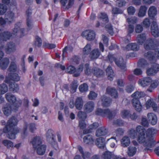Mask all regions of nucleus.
Listing matches in <instances>:
<instances>
[{"instance_id": "f257e3e1", "label": "nucleus", "mask_w": 159, "mask_h": 159, "mask_svg": "<svg viewBox=\"0 0 159 159\" xmlns=\"http://www.w3.org/2000/svg\"><path fill=\"white\" fill-rule=\"evenodd\" d=\"M145 129L143 127L139 125L137 127L136 130L131 129L128 131L129 137L132 139H134L138 135L137 141L139 143L142 144L143 146V151L146 152L150 150L151 148L154 146V142L152 138L149 135L145 134Z\"/></svg>"}, {"instance_id": "f03ea898", "label": "nucleus", "mask_w": 159, "mask_h": 159, "mask_svg": "<svg viewBox=\"0 0 159 159\" xmlns=\"http://www.w3.org/2000/svg\"><path fill=\"white\" fill-rule=\"evenodd\" d=\"M17 120L15 117H11L8 120L6 126L3 129V132L7 134V137L10 139H14L16 135L19 132L18 129L15 127L17 125Z\"/></svg>"}, {"instance_id": "7ed1b4c3", "label": "nucleus", "mask_w": 159, "mask_h": 159, "mask_svg": "<svg viewBox=\"0 0 159 159\" xmlns=\"http://www.w3.org/2000/svg\"><path fill=\"white\" fill-rule=\"evenodd\" d=\"M20 23L15 25V27L13 30L12 33L8 31H5L0 33V39L5 40L10 39L11 37L17 36V37H21L24 36V29H20Z\"/></svg>"}, {"instance_id": "20e7f679", "label": "nucleus", "mask_w": 159, "mask_h": 159, "mask_svg": "<svg viewBox=\"0 0 159 159\" xmlns=\"http://www.w3.org/2000/svg\"><path fill=\"white\" fill-rule=\"evenodd\" d=\"M5 98L8 102L13 103V108L15 111H17L21 105L22 100L20 99H16L15 96L11 93H6L5 95Z\"/></svg>"}, {"instance_id": "39448f33", "label": "nucleus", "mask_w": 159, "mask_h": 159, "mask_svg": "<svg viewBox=\"0 0 159 159\" xmlns=\"http://www.w3.org/2000/svg\"><path fill=\"white\" fill-rule=\"evenodd\" d=\"M96 115L105 117L107 116L109 119H112L115 116L116 112L115 111H111L109 109H102L101 108H98L95 111Z\"/></svg>"}, {"instance_id": "423d86ee", "label": "nucleus", "mask_w": 159, "mask_h": 159, "mask_svg": "<svg viewBox=\"0 0 159 159\" xmlns=\"http://www.w3.org/2000/svg\"><path fill=\"white\" fill-rule=\"evenodd\" d=\"M140 45H143L146 50L153 49L159 45V42L157 40H139Z\"/></svg>"}, {"instance_id": "0eeeda50", "label": "nucleus", "mask_w": 159, "mask_h": 159, "mask_svg": "<svg viewBox=\"0 0 159 159\" xmlns=\"http://www.w3.org/2000/svg\"><path fill=\"white\" fill-rule=\"evenodd\" d=\"M20 76L17 73H9L6 78L4 82L6 83L9 84L10 80L13 81L18 82L20 80Z\"/></svg>"}, {"instance_id": "6e6552de", "label": "nucleus", "mask_w": 159, "mask_h": 159, "mask_svg": "<svg viewBox=\"0 0 159 159\" xmlns=\"http://www.w3.org/2000/svg\"><path fill=\"white\" fill-rule=\"evenodd\" d=\"M95 107V103L92 101H89L86 103L84 106V111L89 113L92 112L94 110Z\"/></svg>"}, {"instance_id": "1a4fd4ad", "label": "nucleus", "mask_w": 159, "mask_h": 159, "mask_svg": "<svg viewBox=\"0 0 159 159\" xmlns=\"http://www.w3.org/2000/svg\"><path fill=\"white\" fill-rule=\"evenodd\" d=\"M82 36L87 40H94L95 38L96 34L93 30H87L82 33Z\"/></svg>"}, {"instance_id": "9d476101", "label": "nucleus", "mask_w": 159, "mask_h": 159, "mask_svg": "<svg viewBox=\"0 0 159 159\" xmlns=\"http://www.w3.org/2000/svg\"><path fill=\"white\" fill-rule=\"evenodd\" d=\"M116 64L121 70L124 71L126 70V63L125 60L122 57H120L115 60Z\"/></svg>"}, {"instance_id": "9b49d317", "label": "nucleus", "mask_w": 159, "mask_h": 159, "mask_svg": "<svg viewBox=\"0 0 159 159\" xmlns=\"http://www.w3.org/2000/svg\"><path fill=\"white\" fill-rule=\"evenodd\" d=\"M151 32L152 35L155 37H157L159 35V30L156 21H153L152 23Z\"/></svg>"}, {"instance_id": "f8f14e48", "label": "nucleus", "mask_w": 159, "mask_h": 159, "mask_svg": "<svg viewBox=\"0 0 159 159\" xmlns=\"http://www.w3.org/2000/svg\"><path fill=\"white\" fill-rule=\"evenodd\" d=\"M158 72H159V65L156 63L153 64L152 67L147 70V74L148 75H154Z\"/></svg>"}, {"instance_id": "ddd939ff", "label": "nucleus", "mask_w": 159, "mask_h": 159, "mask_svg": "<svg viewBox=\"0 0 159 159\" xmlns=\"http://www.w3.org/2000/svg\"><path fill=\"white\" fill-rule=\"evenodd\" d=\"M58 0H54V2ZM62 6L66 9H68L74 5L75 0H60Z\"/></svg>"}, {"instance_id": "4468645a", "label": "nucleus", "mask_w": 159, "mask_h": 159, "mask_svg": "<svg viewBox=\"0 0 159 159\" xmlns=\"http://www.w3.org/2000/svg\"><path fill=\"white\" fill-rule=\"evenodd\" d=\"M154 55L152 52L149 51L145 54V56L150 61L153 60L155 57L159 59V48L156 49Z\"/></svg>"}, {"instance_id": "2eb2a0df", "label": "nucleus", "mask_w": 159, "mask_h": 159, "mask_svg": "<svg viewBox=\"0 0 159 159\" xmlns=\"http://www.w3.org/2000/svg\"><path fill=\"white\" fill-rule=\"evenodd\" d=\"M11 62L8 70L10 72H14L17 70V66L16 63V58L15 57H11Z\"/></svg>"}, {"instance_id": "dca6fc26", "label": "nucleus", "mask_w": 159, "mask_h": 159, "mask_svg": "<svg viewBox=\"0 0 159 159\" xmlns=\"http://www.w3.org/2000/svg\"><path fill=\"white\" fill-rule=\"evenodd\" d=\"M28 127L30 131L31 132H33L36 129L35 124L34 123L30 124L29 125L25 123L24 128V131L22 135L24 137L26 135V130Z\"/></svg>"}, {"instance_id": "f3484780", "label": "nucleus", "mask_w": 159, "mask_h": 159, "mask_svg": "<svg viewBox=\"0 0 159 159\" xmlns=\"http://www.w3.org/2000/svg\"><path fill=\"white\" fill-rule=\"evenodd\" d=\"M157 8L154 6H151L148 11V15L151 19H154V20L156 21V19L155 18V16L157 15Z\"/></svg>"}, {"instance_id": "a211bd4d", "label": "nucleus", "mask_w": 159, "mask_h": 159, "mask_svg": "<svg viewBox=\"0 0 159 159\" xmlns=\"http://www.w3.org/2000/svg\"><path fill=\"white\" fill-rule=\"evenodd\" d=\"M102 104L103 107H107L109 106L111 102V100L109 97L103 95L101 97Z\"/></svg>"}, {"instance_id": "6ab92c4d", "label": "nucleus", "mask_w": 159, "mask_h": 159, "mask_svg": "<svg viewBox=\"0 0 159 159\" xmlns=\"http://www.w3.org/2000/svg\"><path fill=\"white\" fill-rule=\"evenodd\" d=\"M108 133V130L104 126L99 128L96 130V135L98 137L104 136Z\"/></svg>"}, {"instance_id": "aec40b11", "label": "nucleus", "mask_w": 159, "mask_h": 159, "mask_svg": "<svg viewBox=\"0 0 159 159\" xmlns=\"http://www.w3.org/2000/svg\"><path fill=\"white\" fill-rule=\"evenodd\" d=\"M4 48L7 53H10L12 52H14L16 50L15 44L12 42L8 43Z\"/></svg>"}, {"instance_id": "412c9836", "label": "nucleus", "mask_w": 159, "mask_h": 159, "mask_svg": "<svg viewBox=\"0 0 159 159\" xmlns=\"http://www.w3.org/2000/svg\"><path fill=\"white\" fill-rule=\"evenodd\" d=\"M139 45L135 43H130L128 44L124 48V49L127 51L133 50L138 51L139 49Z\"/></svg>"}, {"instance_id": "4be33fe9", "label": "nucleus", "mask_w": 159, "mask_h": 159, "mask_svg": "<svg viewBox=\"0 0 159 159\" xmlns=\"http://www.w3.org/2000/svg\"><path fill=\"white\" fill-rule=\"evenodd\" d=\"M132 102L135 110L138 112H140L142 109V106L139 100L137 99H133L132 100Z\"/></svg>"}, {"instance_id": "5701e85b", "label": "nucleus", "mask_w": 159, "mask_h": 159, "mask_svg": "<svg viewBox=\"0 0 159 159\" xmlns=\"http://www.w3.org/2000/svg\"><path fill=\"white\" fill-rule=\"evenodd\" d=\"M147 117L148 120L152 125H155L157 122V116L153 113H148L147 114Z\"/></svg>"}, {"instance_id": "b1692460", "label": "nucleus", "mask_w": 159, "mask_h": 159, "mask_svg": "<svg viewBox=\"0 0 159 159\" xmlns=\"http://www.w3.org/2000/svg\"><path fill=\"white\" fill-rule=\"evenodd\" d=\"M15 15L13 12L11 11L8 12L5 15V19L7 23L9 24H11L15 19Z\"/></svg>"}, {"instance_id": "393cba45", "label": "nucleus", "mask_w": 159, "mask_h": 159, "mask_svg": "<svg viewBox=\"0 0 159 159\" xmlns=\"http://www.w3.org/2000/svg\"><path fill=\"white\" fill-rule=\"evenodd\" d=\"M78 149L80 153L81 154V156L83 159H89L91 156V154L88 152L84 151L82 147L79 145L78 146Z\"/></svg>"}, {"instance_id": "a878e982", "label": "nucleus", "mask_w": 159, "mask_h": 159, "mask_svg": "<svg viewBox=\"0 0 159 159\" xmlns=\"http://www.w3.org/2000/svg\"><path fill=\"white\" fill-rule=\"evenodd\" d=\"M151 79L149 77L144 78L143 79H140L138 81V84L143 87H145L148 85Z\"/></svg>"}, {"instance_id": "bb28decb", "label": "nucleus", "mask_w": 159, "mask_h": 159, "mask_svg": "<svg viewBox=\"0 0 159 159\" xmlns=\"http://www.w3.org/2000/svg\"><path fill=\"white\" fill-rule=\"evenodd\" d=\"M31 142L34 148H36L41 144L42 141L40 137L36 136L33 138Z\"/></svg>"}, {"instance_id": "cd10ccee", "label": "nucleus", "mask_w": 159, "mask_h": 159, "mask_svg": "<svg viewBox=\"0 0 159 159\" xmlns=\"http://www.w3.org/2000/svg\"><path fill=\"white\" fill-rule=\"evenodd\" d=\"M84 101L81 97H78L75 100V106L76 108L78 110H81L83 106Z\"/></svg>"}, {"instance_id": "c85d7f7f", "label": "nucleus", "mask_w": 159, "mask_h": 159, "mask_svg": "<svg viewBox=\"0 0 159 159\" xmlns=\"http://www.w3.org/2000/svg\"><path fill=\"white\" fill-rule=\"evenodd\" d=\"M14 108V107L13 106ZM13 110L15 111L14 108L12 109L11 105L9 104L5 105L2 108V111L5 115L7 116H9L11 113V111Z\"/></svg>"}, {"instance_id": "c756f323", "label": "nucleus", "mask_w": 159, "mask_h": 159, "mask_svg": "<svg viewBox=\"0 0 159 159\" xmlns=\"http://www.w3.org/2000/svg\"><path fill=\"white\" fill-rule=\"evenodd\" d=\"M106 92L113 98H116L118 97L117 91L114 88L108 87L106 89Z\"/></svg>"}, {"instance_id": "7c9ffc66", "label": "nucleus", "mask_w": 159, "mask_h": 159, "mask_svg": "<svg viewBox=\"0 0 159 159\" xmlns=\"http://www.w3.org/2000/svg\"><path fill=\"white\" fill-rule=\"evenodd\" d=\"M100 55V53L98 49H93L90 53L89 57L92 60L97 59Z\"/></svg>"}, {"instance_id": "2f4dec72", "label": "nucleus", "mask_w": 159, "mask_h": 159, "mask_svg": "<svg viewBox=\"0 0 159 159\" xmlns=\"http://www.w3.org/2000/svg\"><path fill=\"white\" fill-rule=\"evenodd\" d=\"M92 72L97 77L102 76L104 75L103 71L97 67H93L92 69Z\"/></svg>"}, {"instance_id": "473e14b6", "label": "nucleus", "mask_w": 159, "mask_h": 159, "mask_svg": "<svg viewBox=\"0 0 159 159\" xmlns=\"http://www.w3.org/2000/svg\"><path fill=\"white\" fill-rule=\"evenodd\" d=\"M156 103L153 101V99L151 98L148 99L145 104V106L147 109L150 108L151 107L153 109H155V106H156Z\"/></svg>"}, {"instance_id": "72a5a7b5", "label": "nucleus", "mask_w": 159, "mask_h": 159, "mask_svg": "<svg viewBox=\"0 0 159 159\" xmlns=\"http://www.w3.org/2000/svg\"><path fill=\"white\" fill-rule=\"evenodd\" d=\"M9 86L10 91L14 93L18 92L19 89L18 85L14 82H10L9 84Z\"/></svg>"}, {"instance_id": "f704fd0d", "label": "nucleus", "mask_w": 159, "mask_h": 159, "mask_svg": "<svg viewBox=\"0 0 159 159\" xmlns=\"http://www.w3.org/2000/svg\"><path fill=\"white\" fill-rule=\"evenodd\" d=\"M9 63V59L5 57L1 60L0 61V67L2 69H5L7 68Z\"/></svg>"}, {"instance_id": "c9c22d12", "label": "nucleus", "mask_w": 159, "mask_h": 159, "mask_svg": "<svg viewBox=\"0 0 159 159\" xmlns=\"http://www.w3.org/2000/svg\"><path fill=\"white\" fill-rule=\"evenodd\" d=\"M83 140L84 143L89 145L93 144L94 142L93 137L91 135H87L84 136Z\"/></svg>"}, {"instance_id": "e433bc0d", "label": "nucleus", "mask_w": 159, "mask_h": 159, "mask_svg": "<svg viewBox=\"0 0 159 159\" xmlns=\"http://www.w3.org/2000/svg\"><path fill=\"white\" fill-rule=\"evenodd\" d=\"M121 144L122 147H126L128 146L130 143V139L129 137L124 136L121 140Z\"/></svg>"}, {"instance_id": "4c0bfd02", "label": "nucleus", "mask_w": 159, "mask_h": 159, "mask_svg": "<svg viewBox=\"0 0 159 159\" xmlns=\"http://www.w3.org/2000/svg\"><path fill=\"white\" fill-rule=\"evenodd\" d=\"M106 72L108 79L111 81L112 80L114 76V75L113 71L110 66H109L107 67L106 69Z\"/></svg>"}, {"instance_id": "58836bf2", "label": "nucleus", "mask_w": 159, "mask_h": 159, "mask_svg": "<svg viewBox=\"0 0 159 159\" xmlns=\"http://www.w3.org/2000/svg\"><path fill=\"white\" fill-rule=\"evenodd\" d=\"M147 7L145 6H141L139 9L138 16L139 17H142L144 16L146 14Z\"/></svg>"}, {"instance_id": "ea45409f", "label": "nucleus", "mask_w": 159, "mask_h": 159, "mask_svg": "<svg viewBox=\"0 0 159 159\" xmlns=\"http://www.w3.org/2000/svg\"><path fill=\"white\" fill-rule=\"evenodd\" d=\"M98 18L102 20L104 22V23L103 24L102 26H104V25L108 22L109 21L108 16L107 14L104 12H102L99 14L98 15Z\"/></svg>"}, {"instance_id": "a19ab883", "label": "nucleus", "mask_w": 159, "mask_h": 159, "mask_svg": "<svg viewBox=\"0 0 159 159\" xmlns=\"http://www.w3.org/2000/svg\"><path fill=\"white\" fill-rule=\"evenodd\" d=\"M36 152L37 153L40 155L44 154L46 150V146L42 145L37 148Z\"/></svg>"}, {"instance_id": "79ce46f5", "label": "nucleus", "mask_w": 159, "mask_h": 159, "mask_svg": "<svg viewBox=\"0 0 159 159\" xmlns=\"http://www.w3.org/2000/svg\"><path fill=\"white\" fill-rule=\"evenodd\" d=\"M137 151L136 147L130 146L128 148L127 154L129 156L132 157L134 155Z\"/></svg>"}, {"instance_id": "37998d69", "label": "nucleus", "mask_w": 159, "mask_h": 159, "mask_svg": "<svg viewBox=\"0 0 159 159\" xmlns=\"http://www.w3.org/2000/svg\"><path fill=\"white\" fill-rule=\"evenodd\" d=\"M8 87L5 83L0 84V95H3L6 93L8 91Z\"/></svg>"}, {"instance_id": "c03bdc74", "label": "nucleus", "mask_w": 159, "mask_h": 159, "mask_svg": "<svg viewBox=\"0 0 159 159\" xmlns=\"http://www.w3.org/2000/svg\"><path fill=\"white\" fill-rule=\"evenodd\" d=\"M114 156V155L112 152L106 151L103 152L102 158V159H111Z\"/></svg>"}, {"instance_id": "a18cd8bd", "label": "nucleus", "mask_w": 159, "mask_h": 159, "mask_svg": "<svg viewBox=\"0 0 159 159\" xmlns=\"http://www.w3.org/2000/svg\"><path fill=\"white\" fill-rule=\"evenodd\" d=\"M96 144L99 148H104L105 146L104 139L101 138L97 139L96 140Z\"/></svg>"}, {"instance_id": "49530a36", "label": "nucleus", "mask_w": 159, "mask_h": 159, "mask_svg": "<svg viewBox=\"0 0 159 159\" xmlns=\"http://www.w3.org/2000/svg\"><path fill=\"white\" fill-rule=\"evenodd\" d=\"M145 95V93L142 92H135L132 95V97L134 98V99L144 97Z\"/></svg>"}, {"instance_id": "de8ad7c7", "label": "nucleus", "mask_w": 159, "mask_h": 159, "mask_svg": "<svg viewBox=\"0 0 159 159\" xmlns=\"http://www.w3.org/2000/svg\"><path fill=\"white\" fill-rule=\"evenodd\" d=\"M120 115L123 118H128L130 116V111L127 110H124L121 111Z\"/></svg>"}, {"instance_id": "09e8293b", "label": "nucleus", "mask_w": 159, "mask_h": 159, "mask_svg": "<svg viewBox=\"0 0 159 159\" xmlns=\"http://www.w3.org/2000/svg\"><path fill=\"white\" fill-rule=\"evenodd\" d=\"M91 50V45L89 44H87L84 48L83 52L84 54L88 55Z\"/></svg>"}, {"instance_id": "8fccbe9b", "label": "nucleus", "mask_w": 159, "mask_h": 159, "mask_svg": "<svg viewBox=\"0 0 159 159\" xmlns=\"http://www.w3.org/2000/svg\"><path fill=\"white\" fill-rule=\"evenodd\" d=\"M148 65L147 61L143 59L140 60L138 62V66L139 67L144 68L147 66Z\"/></svg>"}, {"instance_id": "3c124183", "label": "nucleus", "mask_w": 159, "mask_h": 159, "mask_svg": "<svg viewBox=\"0 0 159 159\" xmlns=\"http://www.w3.org/2000/svg\"><path fill=\"white\" fill-rule=\"evenodd\" d=\"M86 113L84 111H80L77 114V116L80 120H84L87 117Z\"/></svg>"}, {"instance_id": "603ef678", "label": "nucleus", "mask_w": 159, "mask_h": 159, "mask_svg": "<svg viewBox=\"0 0 159 159\" xmlns=\"http://www.w3.org/2000/svg\"><path fill=\"white\" fill-rule=\"evenodd\" d=\"M108 141H110V146L112 148L115 147L116 144L115 143H117V141L115 137H111L110 139H109L107 140Z\"/></svg>"}, {"instance_id": "864d4df0", "label": "nucleus", "mask_w": 159, "mask_h": 159, "mask_svg": "<svg viewBox=\"0 0 159 159\" xmlns=\"http://www.w3.org/2000/svg\"><path fill=\"white\" fill-rule=\"evenodd\" d=\"M70 85V89L71 91L73 93L75 92L78 87L77 81L75 80Z\"/></svg>"}, {"instance_id": "5fc2aeb1", "label": "nucleus", "mask_w": 159, "mask_h": 159, "mask_svg": "<svg viewBox=\"0 0 159 159\" xmlns=\"http://www.w3.org/2000/svg\"><path fill=\"white\" fill-rule=\"evenodd\" d=\"M88 86L86 84H83L81 85L79 87V89L81 92L87 91L88 90Z\"/></svg>"}, {"instance_id": "6e6d98bb", "label": "nucleus", "mask_w": 159, "mask_h": 159, "mask_svg": "<svg viewBox=\"0 0 159 159\" xmlns=\"http://www.w3.org/2000/svg\"><path fill=\"white\" fill-rule=\"evenodd\" d=\"M3 144L7 148H9L12 147L13 146V144L11 141L8 140H5L2 141Z\"/></svg>"}, {"instance_id": "4d7b16f0", "label": "nucleus", "mask_w": 159, "mask_h": 159, "mask_svg": "<svg viewBox=\"0 0 159 159\" xmlns=\"http://www.w3.org/2000/svg\"><path fill=\"white\" fill-rule=\"evenodd\" d=\"M76 71L75 68L72 66H69L66 69V71L67 73L72 74Z\"/></svg>"}, {"instance_id": "13d9d810", "label": "nucleus", "mask_w": 159, "mask_h": 159, "mask_svg": "<svg viewBox=\"0 0 159 159\" xmlns=\"http://www.w3.org/2000/svg\"><path fill=\"white\" fill-rule=\"evenodd\" d=\"M7 10V7L3 4H0V15H3Z\"/></svg>"}, {"instance_id": "bf43d9fd", "label": "nucleus", "mask_w": 159, "mask_h": 159, "mask_svg": "<svg viewBox=\"0 0 159 159\" xmlns=\"http://www.w3.org/2000/svg\"><path fill=\"white\" fill-rule=\"evenodd\" d=\"M112 13L113 14H122L123 12V11L121 10L120 8L114 7L112 8L111 11Z\"/></svg>"}, {"instance_id": "052dcab7", "label": "nucleus", "mask_w": 159, "mask_h": 159, "mask_svg": "<svg viewBox=\"0 0 159 159\" xmlns=\"http://www.w3.org/2000/svg\"><path fill=\"white\" fill-rule=\"evenodd\" d=\"M43 46L50 49H52L55 48L56 47V45L54 44H50L44 42L43 43Z\"/></svg>"}, {"instance_id": "680f3d73", "label": "nucleus", "mask_w": 159, "mask_h": 159, "mask_svg": "<svg viewBox=\"0 0 159 159\" xmlns=\"http://www.w3.org/2000/svg\"><path fill=\"white\" fill-rule=\"evenodd\" d=\"M84 70L85 73L87 75H89L92 73V69L89 68V65L88 64H86L85 65Z\"/></svg>"}, {"instance_id": "e2e57ef3", "label": "nucleus", "mask_w": 159, "mask_h": 159, "mask_svg": "<svg viewBox=\"0 0 159 159\" xmlns=\"http://www.w3.org/2000/svg\"><path fill=\"white\" fill-rule=\"evenodd\" d=\"M27 25L28 30L31 29L33 27V22L32 20L30 18H27Z\"/></svg>"}, {"instance_id": "0e129e2a", "label": "nucleus", "mask_w": 159, "mask_h": 159, "mask_svg": "<svg viewBox=\"0 0 159 159\" xmlns=\"http://www.w3.org/2000/svg\"><path fill=\"white\" fill-rule=\"evenodd\" d=\"M127 21L129 24H135L137 22V18L135 17H132L127 19Z\"/></svg>"}, {"instance_id": "69168bd1", "label": "nucleus", "mask_w": 159, "mask_h": 159, "mask_svg": "<svg viewBox=\"0 0 159 159\" xmlns=\"http://www.w3.org/2000/svg\"><path fill=\"white\" fill-rule=\"evenodd\" d=\"M97 94L94 92L90 91L88 95L89 98L90 100H93L97 96Z\"/></svg>"}, {"instance_id": "338daca9", "label": "nucleus", "mask_w": 159, "mask_h": 159, "mask_svg": "<svg viewBox=\"0 0 159 159\" xmlns=\"http://www.w3.org/2000/svg\"><path fill=\"white\" fill-rule=\"evenodd\" d=\"M105 27L110 34L111 35L113 34V29L111 24H108L106 25L105 26Z\"/></svg>"}, {"instance_id": "774afa93", "label": "nucleus", "mask_w": 159, "mask_h": 159, "mask_svg": "<svg viewBox=\"0 0 159 159\" xmlns=\"http://www.w3.org/2000/svg\"><path fill=\"white\" fill-rule=\"evenodd\" d=\"M150 21L149 19L145 18L143 22V26L146 28L149 27L150 25Z\"/></svg>"}]
</instances>
